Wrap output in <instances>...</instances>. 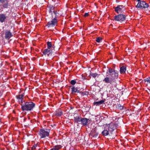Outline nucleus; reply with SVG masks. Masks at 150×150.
I'll return each mask as SVG.
<instances>
[{
	"instance_id": "obj_18",
	"label": "nucleus",
	"mask_w": 150,
	"mask_h": 150,
	"mask_svg": "<svg viewBox=\"0 0 150 150\" xmlns=\"http://www.w3.org/2000/svg\"><path fill=\"white\" fill-rule=\"evenodd\" d=\"M104 102V101L103 100H101L100 101L95 102L94 103V104L96 106L99 105L103 104Z\"/></svg>"
},
{
	"instance_id": "obj_32",
	"label": "nucleus",
	"mask_w": 150,
	"mask_h": 150,
	"mask_svg": "<svg viewBox=\"0 0 150 150\" xmlns=\"http://www.w3.org/2000/svg\"><path fill=\"white\" fill-rule=\"evenodd\" d=\"M138 1H140L141 0H137Z\"/></svg>"
},
{
	"instance_id": "obj_20",
	"label": "nucleus",
	"mask_w": 150,
	"mask_h": 150,
	"mask_svg": "<svg viewBox=\"0 0 150 150\" xmlns=\"http://www.w3.org/2000/svg\"><path fill=\"white\" fill-rule=\"evenodd\" d=\"M54 114L55 115L60 116L62 115V111H61L58 110L56 111L55 112Z\"/></svg>"
},
{
	"instance_id": "obj_6",
	"label": "nucleus",
	"mask_w": 150,
	"mask_h": 150,
	"mask_svg": "<svg viewBox=\"0 0 150 150\" xmlns=\"http://www.w3.org/2000/svg\"><path fill=\"white\" fill-rule=\"evenodd\" d=\"M149 4L145 1H141L138 2L136 6V7L141 8H147L149 7Z\"/></svg>"
},
{
	"instance_id": "obj_4",
	"label": "nucleus",
	"mask_w": 150,
	"mask_h": 150,
	"mask_svg": "<svg viewBox=\"0 0 150 150\" xmlns=\"http://www.w3.org/2000/svg\"><path fill=\"white\" fill-rule=\"evenodd\" d=\"M109 75L114 80V79L117 78L118 74L115 70L112 69H110L107 70L106 72V76H108Z\"/></svg>"
},
{
	"instance_id": "obj_28",
	"label": "nucleus",
	"mask_w": 150,
	"mask_h": 150,
	"mask_svg": "<svg viewBox=\"0 0 150 150\" xmlns=\"http://www.w3.org/2000/svg\"><path fill=\"white\" fill-rule=\"evenodd\" d=\"M118 108L120 110H122L123 108V106L122 105H118L117 106Z\"/></svg>"
},
{
	"instance_id": "obj_27",
	"label": "nucleus",
	"mask_w": 150,
	"mask_h": 150,
	"mask_svg": "<svg viewBox=\"0 0 150 150\" xmlns=\"http://www.w3.org/2000/svg\"><path fill=\"white\" fill-rule=\"evenodd\" d=\"M76 83V81L75 80H72L70 82L71 83L72 85H74Z\"/></svg>"
},
{
	"instance_id": "obj_10",
	"label": "nucleus",
	"mask_w": 150,
	"mask_h": 150,
	"mask_svg": "<svg viewBox=\"0 0 150 150\" xmlns=\"http://www.w3.org/2000/svg\"><path fill=\"white\" fill-rule=\"evenodd\" d=\"M114 80L113 79L109 77H106L103 80V81L105 83H110L111 84H112L113 83V81H114Z\"/></svg>"
},
{
	"instance_id": "obj_22",
	"label": "nucleus",
	"mask_w": 150,
	"mask_h": 150,
	"mask_svg": "<svg viewBox=\"0 0 150 150\" xmlns=\"http://www.w3.org/2000/svg\"><path fill=\"white\" fill-rule=\"evenodd\" d=\"M126 70V68L125 67L123 66L121 67L120 69V71L121 73H123Z\"/></svg>"
},
{
	"instance_id": "obj_31",
	"label": "nucleus",
	"mask_w": 150,
	"mask_h": 150,
	"mask_svg": "<svg viewBox=\"0 0 150 150\" xmlns=\"http://www.w3.org/2000/svg\"><path fill=\"white\" fill-rule=\"evenodd\" d=\"M3 1V0H0V2H2Z\"/></svg>"
},
{
	"instance_id": "obj_15",
	"label": "nucleus",
	"mask_w": 150,
	"mask_h": 150,
	"mask_svg": "<svg viewBox=\"0 0 150 150\" xmlns=\"http://www.w3.org/2000/svg\"><path fill=\"white\" fill-rule=\"evenodd\" d=\"M52 50L50 49H47L44 50L43 52V53L45 55H47L49 56L51 54Z\"/></svg>"
},
{
	"instance_id": "obj_1",
	"label": "nucleus",
	"mask_w": 150,
	"mask_h": 150,
	"mask_svg": "<svg viewBox=\"0 0 150 150\" xmlns=\"http://www.w3.org/2000/svg\"><path fill=\"white\" fill-rule=\"evenodd\" d=\"M116 128V124L114 123L107 124L105 125L104 129L102 132V134L104 136H107L109 134V133H111Z\"/></svg>"
},
{
	"instance_id": "obj_9",
	"label": "nucleus",
	"mask_w": 150,
	"mask_h": 150,
	"mask_svg": "<svg viewBox=\"0 0 150 150\" xmlns=\"http://www.w3.org/2000/svg\"><path fill=\"white\" fill-rule=\"evenodd\" d=\"M8 17L6 14H0V21L2 23L8 19Z\"/></svg>"
},
{
	"instance_id": "obj_7",
	"label": "nucleus",
	"mask_w": 150,
	"mask_h": 150,
	"mask_svg": "<svg viewBox=\"0 0 150 150\" xmlns=\"http://www.w3.org/2000/svg\"><path fill=\"white\" fill-rule=\"evenodd\" d=\"M114 19L117 21L122 23L125 19V16L124 14H119L114 17Z\"/></svg>"
},
{
	"instance_id": "obj_14",
	"label": "nucleus",
	"mask_w": 150,
	"mask_h": 150,
	"mask_svg": "<svg viewBox=\"0 0 150 150\" xmlns=\"http://www.w3.org/2000/svg\"><path fill=\"white\" fill-rule=\"evenodd\" d=\"M88 120L89 119L86 118H82L80 124H81L83 125H87Z\"/></svg>"
},
{
	"instance_id": "obj_30",
	"label": "nucleus",
	"mask_w": 150,
	"mask_h": 150,
	"mask_svg": "<svg viewBox=\"0 0 150 150\" xmlns=\"http://www.w3.org/2000/svg\"><path fill=\"white\" fill-rule=\"evenodd\" d=\"M88 15V13H85L84 15L85 16H87Z\"/></svg>"
},
{
	"instance_id": "obj_23",
	"label": "nucleus",
	"mask_w": 150,
	"mask_h": 150,
	"mask_svg": "<svg viewBox=\"0 0 150 150\" xmlns=\"http://www.w3.org/2000/svg\"><path fill=\"white\" fill-rule=\"evenodd\" d=\"M90 75L93 78L96 77L98 75V74L96 73H93L90 72Z\"/></svg>"
},
{
	"instance_id": "obj_19",
	"label": "nucleus",
	"mask_w": 150,
	"mask_h": 150,
	"mask_svg": "<svg viewBox=\"0 0 150 150\" xmlns=\"http://www.w3.org/2000/svg\"><path fill=\"white\" fill-rule=\"evenodd\" d=\"M71 91L73 93H79L80 92L78 90L77 88H76L74 87L71 88Z\"/></svg>"
},
{
	"instance_id": "obj_8",
	"label": "nucleus",
	"mask_w": 150,
	"mask_h": 150,
	"mask_svg": "<svg viewBox=\"0 0 150 150\" xmlns=\"http://www.w3.org/2000/svg\"><path fill=\"white\" fill-rule=\"evenodd\" d=\"M92 129L90 133V136L92 137L96 138L98 135V133L97 132V128L96 127H92Z\"/></svg>"
},
{
	"instance_id": "obj_26",
	"label": "nucleus",
	"mask_w": 150,
	"mask_h": 150,
	"mask_svg": "<svg viewBox=\"0 0 150 150\" xmlns=\"http://www.w3.org/2000/svg\"><path fill=\"white\" fill-rule=\"evenodd\" d=\"M102 40V38L99 37H97L96 40V41L97 42L99 43L101 40Z\"/></svg>"
},
{
	"instance_id": "obj_5",
	"label": "nucleus",
	"mask_w": 150,
	"mask_h": 150,
	"mask_svg": "<svg viewBox=\"0 0 150 150\" xmlns=\"http://www.w3.org/2000/svg\"><path fill=\"white\" fill-rule=\"evenodd\" d=\"M50 130H45L43 129H40L39 132V136L40 138H45L49 135Z\"/></svg>"
},
{
	"instance_id": "obj_24",
	"label": "nucleus",
	"mask_w": 150,
	"mask_h": 150,
	"mask_svg": "<svg viewBox=\"0 0 150 150\" xmlns=\"http://www.w3.org/2000/svg\"><path fill=\"white\" fill-rule=\"evenodd\" d=\"M47 43V49H50L52 46L51 42H48Z\"/></svg>"
},
{
	"instance_id": "obj_12",
	"label": "nucleus",
	"mask_w": 150,
	"mask_h": 150,
	"mask_svg": "<svg viewBox=\"0 0 150 150\" xmlns=\"http://www.w3.org/2000/svg\"><path fill=\"white\" fill-rule=\"evenodd\" d=\"M5 35V38L6 39H9L12 36L11 33L8 30L6 31Z\"/></svg>"
},
{
	"instance_id": "obj_3",
	"label": "nucleus",
	"mask_w": 150,
	"mask_h": 150,
	"mask_svg": "<svg viewBox=\"0 0 150 150\" xmlns=\"http://www.w3.org/2000/svg\"><path fill=\"white\" fill-rule=\"evenodd\" d=\"M57 13L55 11H53L52 13V18H54L52 20L48 22L47 25L48 27H53L57 25V20L56 19Z\"/></svg>"
},
{
	"instance_id": "obj_21",
	"label": "nucleus",
	"mask_w": 150,
	"mask_h": 150,
	"mask_svg": "<svg viewBox=\"0 0 150 150\" xmlns=\"http://www.w3.org/2000/svg\"><path fill=\"white\" fill-rule=\"evenodd\" d=\"M61 147L62 146L60 145L55 146L51 150H59Z\"/></svg>"
},
{
	"instance_id": "obj_11",
	"label": "nucleus",
	"mask_w": 150,
	"mask_h": 150,
	"mask_svg": "<svg viewBox=\"0 0 150 150\" xmlns=\"http://www.w3.org/2000/svg\"><path fill=\"white\" fill-rule=\"evenodd\" d=\"M3 7L5 8H7L9 7L10 4L9 3V1L7 0H4L3 2Z\"/></svg>"
},
{
	"instance_id": "obj_25",
	"label": "nucleus",
	"mask_w": 150,
	"mask_h": 150,
	"mask_svg": "<svg viewBox=\"0 0 150 150\" xmlns=\"http://www.w3.org/2000/svg\"><path fill=\"white\" fill-rule=\"evenodd\" d=\"M144 80L145 82H147L150 84V77Z\"/></svg>"
},
{
	"instance_id": "obj_17",
	"label": "nucleus",
	"mask_w": 150,
	"mask_h": 150,
	"mask_svg": "<svg viewBox=\"0 0 150 150\" xmlns=\"http://www.w3.org/2000/svg\"><path fill=\"white\" fill-rule=\"evenodd\" d=\"M23 95H20L18 97V101L19 103L21 105L22 104V100L23 98Z\"/></svg>"
},
{
	"instance_id": "obj_29",
	"label": "nucleus",
	"mask_w": 150,
	"mask_h": 150,
	"mask_svg": "<svg viewBox=\"0 0 150 150\" xmlns=\"http://www.w3.org/2000/svg\"><path fill=\"white\" fill-rule=\"evenodd\" d=\"M37 146L36 145H35V146H33L32 147V150H33L35 149L36 148V147Z\"/></svg>"
},
{
	"instance_id": "obj_16",
	"label": "nucleus",
	"mask_w": 150,
	"mask_h": 150,
	"mask_svg": "<svg viewBox=\"0 0 150 150\" xmlns=\"http://www.w3.org/2000/svg\"><path fill=\"white\" fill-rule=\"evenodd\" d=\"M82 118L79 116H77L74 117V120L75 122L80 124Z\"/></svg>"
},
{
	"instance_id": "obj_2",
	"label": "nucleus",
	"mask_w": 150,
	"mask_h": 150,
	"mask_svg": "<svg viewBox=\"0 0 150 150\" xmlns=\"http://www.w3.org/2000/svg\"><path fill=\"white\" fill-rule=\"evenodd\" d=\"M35 104L32 102H26L21 104V109L23 111H30L35 107Z\"/></svg>"
},
{
	"instance_id": "obj_13",
	"label": "nucleus",
	"mask_w": 150,
	"mask_h": 150,
	"mask_svg": "<svg viewBox=\"0 0 150 150\" xmlns=\"http://www.w3.org/2000/svg\"><path fill=\"white\" fill-rule=\"evenodd\" d=\"M122 8H123V6H119L115 8V11L118 13H121L122 12Z\"/></svg>"
}]
</instances>
